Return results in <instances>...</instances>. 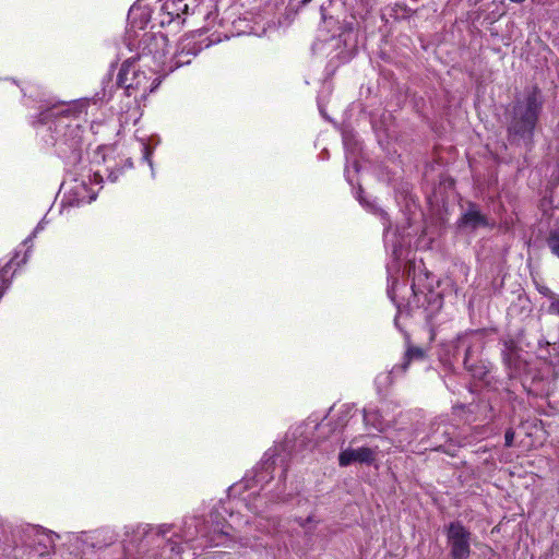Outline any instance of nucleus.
<instances>
[{"label": "nucleus", "instance_id": "9b49d317", "mask_svg": "<svg viewBox=\"0 0 559 559\" xmlns=\"http://www.w3.org/2000/svg\"><path fill=\"white\" fill-rule=\"evenodd\" d=\"M514 431L512 429H508L504 433V443H506V447H511L513 444V440H514Z\"/></svg>", "mask_w": 559, "mask_h": 559}, {"label": "nucleus", "instance_id": "f257e3e1", "mask_svg": "<svg viewBox=\"0 0 559 559\" xmlns=\"http://www.w3.org/2000/svg\"><path fill=\"white\" fill-rule=\"evenodd\" d=\"M392 257L394 260L392 267L399 271L403 266L404 273L412 278L411 287L417 302H420L419 296H424L429 301L440 299L439 294L433 292L437 283L435 276L427 271L421 259H416L412 247H393Z\"/></svg>", "mask_w": 559, "mask_h": 559}, {"label": "nucleus", "instance_id": "a211bd4d", "mask_svg": "<svg viewBox=\"0 0 559 559\" xmlns=\"http://www.w3.org/2000/svg\"><path fill=\"white\" fill-rule=\"evenodd\" d=\"M44 537L49 539V543H52L50 535L43 533Z\"/></svg>", "mask_w": 559, "mask_h": 559}, {"label": "nucleus", "instance_id": "6e6552de", "mask_svg": "<svg viewBox=\"0 0 559 559\" xmlns=\"http://www.w3.org/2000/svg\"><path fill=\"white\" fill-rule=\"evenodd\" d=\"M364 420L366 426L372 427L377 431H383L388 427L379 411L373 408L364 411Z\"/></svg>", "mask_w": 559, "mask_h": 559}, {"label": "nucleus", "instance_id": "2eb2a0df", "mask_svg": "<svg viewBox=\"0 0 559 559\" xmlns=\"http://www.w3.org/2000/svg\"><path fill=\"white\" fill-rule=\"evenodd\" d=\"M542 293H543V294H545V295H548V296H549V297H551L552 299L555 298V297H554V293H552L550 289H548V288L543 289V292H542Z\"/></svg>", "mask_w": 559, "mask_h": 559}, {"label": "nucleus", "instance_id": "7ed1b4c3", "mask_svg": "<svg viewBox=\"0 0 559 559\" xmlns=\"http://www.w3.org/2000/svg\"><path fill=\"white\" fill-rule=\"evenodd\" d=\"M485 346L484 333L480 331H471L460 335L456 338V349L464 352V366L473 377L481 379L486 374L484 366L474 364V357L477 356Z\"/></svg>", "mask_w": 559, "mask_h": 559}, {"label": "nucleus", "instance_id": "aec40b11", "mask_svg": "<svg viewBox=\"0 0 559 559\" xmlns=\"http://www.w3.org/2000/svg\"><path fill=\"white\" fill-rule=\"evenodd\" d=\"M160 40H162L163 43H165V41H166L165 37H163V36L160 37Z\"/></svg>", "mask_w": 559, "mask_h": 559}, {"label": "nucleus", "instance_id": "20e7f679", "mask_svg": "<svg viewBox=\"0 0 559 559\" xmlns=\"http://www.w3.org/2000/svg\"><path fill=\"white\" fill-rule=\"evenodd\" d=\"M540 102L537 95L531 94L523 104L514 109V122L512 129L515 133L531 134L538 118Z\"/></svg>", "mask_w": 559, "mask_h": 559}, {"label": "nucleus", "instance_id": "423d86ee", "mask_svg": "<svg viewBox=\"0 0 559 559\" xmlns=\"http://www.w3.org/2000/svg\"><path fill=\"white\" fill-rule=\"evenodd\" d=\"M488 225V219L475 204H469L457 222L461 231L471 233Z\"/></svg>", "mask_w": 559, "mask_h": 559}, {"label": "nucleus", "instance_id": "f8f14e48", "mask_svg": "<svg viewBox=\"0 0 559 559\" xmlns=\"http://www.w3.org/2000/svg\"><path fill=\"white\" fill-rule=\"evenodd\" d=\"M549 312L559 317V298H554L549 305Z\"/></svg>", "mask_w": 559, "mask_h": 559}, {"label": "nucleus", "instance_id": "f3484780", "mask_svg": "<svg viewBox=\"0 0 559 559\" xmlns=\"http://www.w3.org/2000/svg\"><path fill=\"white\" fill-rule=\"evenodd\" d=\"M170 4H171V5H173V4H175V1H170V2H169V1H167V2H165L164 8H165V9H169Z\"/></svg>", "mask_w": 559, "mask_h": 559}, {"label": "nucleus", "instance_id": "0eeeda50", "mask_svg": "<svg viewBox=\"0 0 559 559\" xmlns=\"http://www.w3.org/2000/svg\"><path fill=\"white\" fill-rule=\"evenodd\" d=\"M374 456H376V451L370 448H367V447H361L358 449L348 448V449L341 451V453L338 454V464H340V466H343V467L348 466L356 462L370 464L374 460Z\"/></svg>", "mask_w": 559, "mask_h": 559}, {"label": "nucleus", "instance_id": "ddd939ff", "mask_svg": "<svg viewBox=\"0 0 559 559\" xmlns=\"http://www.w3.org/2000/svg\"><path fill=\"white\" fill-rule=\"evenodd\" d=\"M513 356H515V352L513 349H510V352L504 354V356H503L504 362L509 367H511V365L513 364Z\"/></svg>", "mask_w": 559, "mask_h": 559}, {"label": "nucleus", "instance_id": "6ab92c4d", "mask_svg": "<svg viewBox=\"0 0 559 559\" xmlns=\"http://www.w3.org/2000/svg\"><path fill=\"white\" fill-rule=\"evenodd\" d=\"M311 0H302V3H308L310 2Z\"/></svg>", "mask_w": 559, "mask_h": 559}, {"label": "nucleus", "instance_id": "1a4fd4ad", "mask_svg": "<svg viewBox=\"0 0 559 559\" xmlns=\"http://www.w3.org/2000/svg\"><path fill=\"white\" fill-rule=\"evenodd\" d=\"M295 521L298 523L300 527H302L306 531V533H311L319 522L314 518V515H308L307 518H297Z\"/></svg>", "mask_w": 559, "mask_h": 559}, {"label": "nucleus", "instance_id": "9d476101", "mask_svg": "<svg viewBox=\"0 0 559 559\" xmlns=\"http://www.w3.org/2000/svg\"><path fill=\"white\" fill-rule=\"evenodd\" d=\"M11 263L12 261L7 263L4 266H0V298L2 297V294L7 288L8 275L11 270Z\"/></svg>", "mask_w": 559, "mask_h": 559}, {"label": "nucleus", "instance_id": "4468645a", "mask_svg": "<svg viewBox=\"0 0 559 559\" xmlns=\"http://www.w3.org/2000/svg\"><path fill=\"white\" fill-rule=\"evenodd\" d=\"M143 152H144V158L148 162L150 166H152V163H151V159H150V155H151L150 147L144 145L143 146Z\"/></svg>", "mask_w": 559, "mask_h": 559}, {"label": "nucleus", "instance_id": "39448f33", "mask_svg": "<svg viewBox=\"0 0 559 559\" xmlns=\"http://www.w3.org/2000/svg\"><path fill=\"white\" fill-rule=\"evenodd\" d=\"M448 545L452 559H467L471 555V532L459 521L447 528Z\"/></svg>", "mask_w": 559, "mask_h": 559}, {"label": "nucleus", "instance_id": "f03ea898", "mask_svg": "<svg viewBox=\"0 0 559 559\" xmlns=\"http://www.w3.org/2000/svg\"><path fill=\"white\" fill-rule=\"evenodd\" d=\"M157 71L152 69L138 70L134 62L124 61L118 73V84L123 86L128 95L140 93L141 97L145 98L150 93L155 91L160 84V78L156 75Z\"/></svg>", "mask_w": 559, "mask_h": 559}, {"label": "nucleus", "instance_id": "dca6fc26", "mask_svg": "<svg viewBox=\"0 0 559 559\" xmlns=\"http://www.w3.org/2000/svg\"><path fill=\"white\" fill-rule=\"evenodd\" d=\"M551 252H552L554 255L559 258V247H551Z\"/></svg>", "mask_w": 559, "mask_h": 559}]
</instances>
